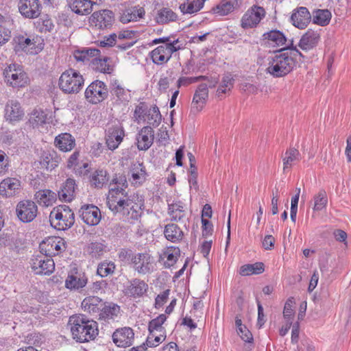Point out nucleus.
Instances as JSON below:
<instances>
[{"label":"nucleus","mask_w":351,"mask_h":351,"mask_svg":"<svg viewBox=\"0 0 351 351\" xmlns=\"http://www.w3.org/2000/svg\"><path fill=\"white\" fill-rule=\"evenodd\" d=\"M18 7L19 12L27 19H36L41 13L42 5L39 0H20Z\"/></svg>","instance_id":"f3484780"},{"label":"nucleus","mask_w":351,"mask_h":351,"mask_svg":"<svg viewBox=\"0 0 351 351\" xmlns=\"http://www.w3.org/2000/svg\"><path fill=\"white\" fill-rule=\"evenodd\" d=\"M180 255V250L178 247H168L165 251H163L160 254V258L164 260L167 259L165 265L167 267H170L173 265Z\"/></svg>","instance_id":"a18cd8bd"},{"label":"nucleus","mask_w":351,"mask_h":351,"mask_svg":"<svg viewBox=\"0 0 351 351\" xmlns=\"http://www.w3.org/2000/svg\"><path fill=\"white\" fill-rule=\"evenodd\" d=\"M21 189V182L16 178H7L0 182V195L11 197L19 193Z\"/></svg>","instance_id":"412c9836"},{"label":"nucleus","mask_w":351,"mask_h":351,"mask_svg":"<svg viewBox=\"0 0 351 351\" xmlns=\"http://www.w3.org/2000/svg\"><path fill=\"white\" fill-rule=\"evenodd\" d=\"M84 83L83 76L74 69H69L62 73L58 85L67 94H76L80 91Z\"/></svg>","instance_id":"20e7f679"},{"label":"nucleus","mask_w":351,"mask_h":351,"mask_svg":"<svg viewBox=\"0 0 351 351\" xmlns=\"http://www.w3.org/2000/svg\"><path fill=\"white\" fill-rule=\"evenodd\" d=\"M112 338L117 346L120 348L130 347L134 342V330L130 327L117 328L113 332Z\"/></svg>","instance_id":"2eb2a0df"},{"label":"nucleus","mask_w":351,"mask_h":351,"mask_svg":"<svg viewBox=\"0 0 351 351\" xmlns=\"http://www.w3.org/2000/svg\"><path fill=\"white\" fill-rule=\"evenodd\" d=\"M100 51L95 48H84L75 50L73 53L74 58L78 62L90 61L97 56H99Z\"/></svg>","instance_id":"4c0bfd02"},{"label":"nucleus","mask_w":351,"mask_h":351,"mask_svg":"<svg viewBox=\"0 0 351 351\" xmlns=\"http://www.w3.org/2000/svg\"><path fill=\"white\" fill-rule=\"evenodd\" d=\"M263 37L264 40H267L270 45L282 47V48H285L287 46L290 45L292 41H287L285 34L282 32L276 29L271 30L263 34Z\"/></svg>","instance_id":"cd10ccee"},{"label":"nucleus","mask_w":351,"mask_h":351,"mask_svg":"<svg viewBox=\"0 0 351 351\" xmlns=\"http://www.w3.org/2000/svg\"><path fill=\"white\" fill-rule=\"evenodd\" d=\"M177 14L171 9L163 8L158 11L156 20L159 24H165L177 20Z\"/></svg>","instance_id":"c03bdc74"},{"label":"nucleus","mask_w":351,"mask_h":351,"mask_svg":"<svg viewBox=\"0 0 351 351\" xmlns=\"http://www.w3.org/2000/svg\"><path fill=\"white\" fill-rule=\"evenodd\" d=\"M154 44L163 43V45L168 46L169 43L173 45L174 46H184L183 43H182L178 38L174 39L173 36H166L159 38H156L153 40Z\"/></svg>","instance_id":"e2e57ef3"},{"label":"nucleus","mask_w":351,"mask_h":351,"mask_svg":"<svg viewBox=\"0 0 351 351\" xmlns=\"http://www.w3.org/2000/svg\"><path fill=\"white\" fill-rule=\"evenodd\" d=\"M104 302L97 296H88L82 302L84 311L93 315H98L104 305Z\"/></svg>","instance_id":"bb28decb"},{"label":"nucleus","mask_w":351,"mask_h":351,"mask_svg":"<svg viewBox=\"0 0 351 351\" xmlns=\"http://www.w3.org/2000/svg\"><path fill=\"white\" fill-rule=\"evenodd\" d=\"M105 246L99 242H93L88 245V252L93 257H99L104 251Z\"/></svg>","instance_id":"0e129e2a"},{"label":"nucleus","mask_w":351,"mask_h":351,"mask_svg":"<svg viewBox=\"0 0 351 351\" xmlns=\"http://www.w3.org/2000/svg\"><path fill=\"white\" fill-rule=\"evenodd\" d=\"M64 241L60 237H50L40 245V253L51 257L65 250Z\"/></svg>","instance_id":"a211bd4d"},{"label":"nucleus","mask_w":351,"mask_h":351,"mask_svg":"<svg viewBox=\"0 0 351 351\" xmlns=\"http://www.w3.org/2000/svg\"><path fill=\"white\" fill-rule=\"evenodd\" d=\"M133 267L140 274H146L152 271L153 258L147 253H138L132 258Z\"/></svg>","instance_id":"dca6fc26"},{"label":"nucleus","mask_w":351,"mask_h":351,"mask_svg":"<svg viewBox=\"0 0 351 351\" xmlns=\"http://www.w3.org/2000/svg\"><path fill=\"white\" fill-rule=\"evenodd\" d=\"M127 203L128 205L124 206L123 213L127 212L131 219H138L142 214L143 204L135 203L131 199L128 200Z\"/></svg>","instance_id":"49530a36"},{"label":"nucleus","mask_w":351,"mask_h":351,"mask_svg":"<svg viewBox=\"0 0 351 351\" xmlns=\"http://www.w3.org/2000/svg\"><path fill=\"white\" fill-rule=\"evenodd\" d=\"M148 288L147 285L140 279H134L130 281L125 288V293L129 296H141Z\"/></svg>","instance_id":"c85d7f7f"},{"label":"nucleus","mask_w":351,"mask_h":351,"mask_svg":"<svg viewBox=\"0 0 351 351\" xmlns=\"http://www.w3.org/2000/svg\"><path fill=\"white\" fill-rule=\"evenodd\" d=\"M168 213L172 221L184 222L186 218V205L180 202L176 201L168 205Z\"/></svg>","instance_id":"a878e982"},{"label":"nucleus","mask_w":351,"mask_h":351,"mask_svg":"<svg viewBox=\"0 0 351 351\" xmlns=\"http://www.w3.org/2000/svg\"><path fill=\"white\" fill-rule=\"evenodd\" d=\"M108 96V89L106 84L100 80H95L86 88L84 97L92 104H97Z\"/></svg>","instance_id":"39448f33"},{"label":"nucleus","mask_w":351,"mask_h":351,"mask_svg":"<svg viewBox=\"0 0 351 351\" xmlns=\"http://www.w3.org/2000/svg\"><path fill=\"white\" fill-rule=\"evenodd\" d=\"M311 16L308 9L305 7H300L294 11L291 16L292 24L299 28L304 29L309 23Z\"/></svg>","instance_id":"393cba45"},{"label":"nucleus","mask_w":351,"mask_h":351,"mask_svg":"<svg viewBox=\"0 0 351 351\" xmlns=\"http://www.w3.org/2000/svg\"><path fill=\"white\" fill-rule=\"evenodd\" d=\"M87 278L83 274L69 275L65 280V287L69 289H79L87 284Z\"/></svg>","instance_id":"c9c22d12"},{"label":"nucleus","mask_w":351,"mask_h":351,"mask_svg":"<svg viewBox=\"0 0 351 351\" xmlns=\"http://www.w3.org/2000/svg\"><path fill=\"white\" fill-rule=\"evenodd\" d=\"M241 4L242 0H221L212 11L219 16H226L239 9Z\"/></svg>","instance_id":"b1692460"},{"label":"nucleus","mask_w":351,"mask_h":351,"mask_svg":"<svg viewBox=\"0 0 351 351\" xmlns=\"http://www.w3.org/2000/svg\"><path fill=\"white\" fill-rule=\"evenodd\" d=\"M90 21L99 29L108 28L114 21V13L109 10L95 12L90 17Z\"/></svg>","instance_id":"aec40b11"},{"label":"nucleus","mask_w":351,"mask_h":351,"mask_svg":"<svg viewBox=\"0 0 351 351\" xmlns=\"http://www.w3.org/2000/svg\"><path fill=\"white\" fill-rule=\"evenodd\" d=\"M47 121V112L39 108L34 109L29 114V122L33 128H38L46 123Z\"/></svg>","instance_id":"ea45409f"},{"label":"nucleus","mask_w":351,"mask_h":351,"mask_svg":"<svg viewBox=\"0 0 351 351\" xmlns=\"http://www.w3.org/2000/svg\"><path fill=\"white\" fill-rule=\"evenodd\" d=\"M154 44L163 43V45L168 46L169 43L173 45L174 46H184L183 43H182L178 38L174 39L173 36H166L159 38H156L153 40Z\"/></svg>","instance_id":"680f3d73"},{"label":"nucleus","mask_w":351,"mask_h":351,"mask_svg":"<svg viewBox=\"0 0 351 351\" xmlns=\"http://www.w3.org/2000/svg\"><path fill=\"white\" fill-rule=\"evenodd\" d=\"M31 266L37 275H50L55 269L53 260L43 253L32 258Z\"/></svg>","instance_id":"6e6552de"},{"label":"nucleus","mask_w":351,"mask_h":351,"mask_svg":"<svg viewBox=\"0 0 351 351\" xmlns=\"http://www.w3.org/2000/svg\"><path fill=\"white\" fill-rule=\"evenodd\" d=\"M154 130L151 126L143 127L136 136L137 147L139 150H147L153 144Z\"/></svg>","instance_id":"4be33fe9"},{"label":"nucleus","mask_w":351,"mask_h":351,"mask_svg":"<svg viewBox=\"0 0 351 351\" xmlns=\"http://www.w3.org/2000/svg\"><path fill=\"white\" fill-rule=\"evenodd\" d=\"M166 315L160 314L156 318L149 322L148 330L149 332H164V328L162 326L163 323L166 321Z\"/></svg>","instance_id":"5fc2aeb1"},{"label":"nucleus","mask_w":351,"mask_h":351,"mask_svg":"<svg viewBox=\"0 0 351 351\" xmlns=\"http://www.w3.org/2000/svg\"><path fill=\"white\" fill-rule=\"evenodd\" d=\"M120 312V307L113 303H104L102 309L98 315L99 320L108 322L117 317Z\"/></svg>","instance_id":"72a5a7b5"},{"label":"nucleus","mask_w":351,"mask_h":351,"mask_svg":"<svg viewBox=\"0 0 351 351\" xmlns=\"http://www.w3.org/2000/svg\"><path fill=\"white\" fill-rule=\"evenodd\" d=\"M264 271V264L257 262L254 264H247L241 267L240 274L250 276L252 274H260Z\"/></svg>","instance_id":"de8ad7c7"},{"label":"nucleus","mask_w":351,"mask_h":351,"mask_svg":"<svg viewBox=\"0 0 351 351\" xmlns=\"http://www.w3.org/2000/svg\"><path fill=\"white\" fill-rule=\"evenodd\" d=\"M184 48V46H174L171 43L167 45H160L150 52V58L152 62L157 65H162L167 63L171 58L172 54L180 49Z\"/></svg>","instance_id":"1a4fd4ad"},{"label":"nucleus","mask_w":351,"mask_h":351,"mask_svg":"<svg viewBox=\"0 0 351 351\" xmlns=\"http://www.w3.org/2000/svg\"><path fill=\"white\" fill-rule=\"evenodd\" d=\"M34 199L40 205L47 207L56 201L57 195L49 189L39 190L35 193Z\"/></svg>","instance_id":"473e14b6"},{"label":"nucleus","mask_w":351,"mask_h":351,"mask_svg":"<svg viewBox=\"0 0 351 351\" xmlns=\"http://www.w3.org/2000/svg\"><path fill=\"white\" fill-rule=\"evenodd\" d=\"M300 156V154L298 149L295 148H290L287 149L285 153V156L283 157L282 159L284 170L287 168L291 167L294 161L299 160Z\"/></svg>","instance_id":"603ef678"},{"label":"nucleus","mask_w":351,"mask_h":351,"mask_svg":"<svg viewBox=\"0 0 351 351\" xmlns=\"http://www.w3.org/2000/svg\"><path fill=\"white\" fill-rule=\"evenodd\" d=\"M205 0H186L180 4V10L182 14H191L199 11L204 5Z\"/></svg>","instance_id":"58836bf2"},{"label":"nucleus","mask_w":351,"mask_h":351,"mask_svg":"<svg viewBox=\"0 0 351 351\" xmlns=\"http://www.w3.org/2000/svg\"><path fill=\"white\" fill-rule=\"evenodd\" d=\"M110 93L121 101L127 100L128 97V90H125L117 81L112 84Z\"/></svg>","instance_id":"6e6d98bb"},{"label":"nucleus","mask_w":351,"mask_h":351,"mask_svg":"<svg viewBox=\"0 0 351 351\" xmlns=\"http://www.w3.org/2000/svg\"><path fill=\"white\" fill-rule=\"evenodd\" d=\"M147 110L148 108L142 103L136 107L134 115L138 123L143 121Z\"/></svg>","instance_id":"338daca9"},{"label":"nucleus","mask_w":351,"mask_h":351,"mask_svg":"<svg viewBox=\"0 0 351 351\" xmlns=\"http://www.w3.org/2000/svg\"><path fill=\"white\" fill-rule=\"evenodd\" d=\"M68 326L72 337L78 343H86L94 340L98 335V324L86 315L76 314L69 319Z\"/></svg>","instance_id":"f03ea898"},{"label":"nucleus","mask_w":351,"mask_h":351,"mask_svg":"<svg viewBox=\"0 0 351 351\" xmlns=\"http://www.w3.org/2000/svg\"><path fill=\"white\" fill-rule=\"evenodd\" d=\"M208 97V85L201 84L198 86L191 104V112L193 114L199 112L204 108Z\"/></svg>","instance_id":"6ab92c4d"},{"label":"nucleus","mask_w":351,"mask_h":351,"mask_svg":"<svg viewBox=\"0 0 351 351\" xmlns=\"http://www.w3.org/2000/svg\"><path fill=\"white\" fill-rule=\"evenodd\" d=\"M298 58L302 61L304 56L291 41L290 45L281 48L269 58L266 73L276 78L285 77L295 67Z\"/></svg>","instance_id":"f257e3e1"},{"label":"nucleus","mask_w":351,"mask_h":351,"mask_svg":"<svg viewBox=\"0 0 351 351\" xmlns=\"http://www.w3.org/2000/svg\"><path fill=\"white\" fill-rule=\"evenodd\" d=\"M109 176L106 170L98 169L91 173L89 177L90 186L95 189H101L107 184Z\"/></svg>","instance_id":"c756f323"},{"label":"nucleus","mask_w":351,"mask_h":351,"mask_svg":"<svg viewBox=\"0 0 351 351\" xmlns=\"http://www.w3.org/2000/svg\"><path fill=\"white\" fill-rule=\"evenodd\" d=\"M108 58L105 57L104 58H99L98 56L95 57L91 60L93 69L97 71L103 73H110L112 69L107 63Z\"/></svg>","instance_id":"8fccbe9b"},{"label":"nucleus","mask_w":351,"mask_h":351,"mask_svg":"<svg viewBox=\"0 0 351 351\" xmlns=\"http://www.w3.org/2000/svg\"><path fill=\"white\" fill-rule=\"evenodd\" d=\"M265 11L260 6H253L243 16L241 23L244 29L256 27L265 16Z\"/></svg>","instance_id":"ddd939ff"},{"label":"nucleus","mask_w":351,"mask_h":351,"mask_svg":"<svg viewBox=\"0 0 351 351\" xmlns=\"http://www.w3.org/2000/svg\"><path fill=\"white\" fill-rule=\"evenodd\" d=\"M111 188H119L126 189L128 187V181L124 175H115L110 183Z\"/></svg>","instance_id":"052dcab7"},{"label":"nucleus","mask_w":351,"mask_h":351,"mask_svg":"<svg viewBox=\"0 0 351 351\" xmlns=\"http://www.w3.org/2000/svg\"><path fill=\"white\" fill-rule=\"evenodd\" d=\"M55 145L61 151L68 152L75 146V139L70 134L64 133L56 137Z\"/></svg>","instance_id":"e433bc0d"},{"label":"nucleus","mask_w":351,"mask_h":351,"mask_svg":"<svg viewBox=\"0 0 351 351\" xmlns=\"http://www.w3.org/2000/svg\"><path fill=\"white\" fill-rule=\"evenodd\" d=\"M131 173L134 184H142L146 180L147 173L145 167L142 163H134L132 166Z\"/></svg>","instance_id":"79ce46f5"},{"label":"nucleus","mask_w":351,"mask_h":351,"mask_svg":"<svg viewBox=\"0 0 351 351\" xmlns=\"http://www.w3.org/2000/svg\"><path fill=\"white\" fill-rule=\"evenodd\" d=\"M162 119V116L157 106L149 108L143 122H147L152 127H158Z\"/></svg>","instance_id":"a19ab883"},{"label":"nucleus","mask_w":351,"mask_h":351,"mask_svg":"<svg viewBox=\"0 0 351 351\" xmlns=\"http://www.w3.org/2000/svg\"><path fill=\"white\" fill-rule=\"evenodd\" d=\"M320 31L321 29L316 30L308 29L302 36L299 43V47L302 50L308 51L317 46L320 40Z\"/></svg>","instance_id":"5701e85b"},{"label":"nucleus","mask_w":351,"mask_h":351,"mask_svg":"<svg viewBox=\"0 0 351 351\" xmlns=\"http://www.w3.org/2000/svg\"><path fill=\"white\" fill-rule=\"evenodd\" d=\"M25 115L24 109L16 99L8 100L5 106L4 118L7 121L14 123L21 121Z\"/></svg>","instance_id":"4468645a"},{"label":"nucleus","mask_w":351,"mask_h":351,"mask_svg":"<svg viewBox=\"0 0 351 351\" xmlns=\"http://www.w3.org/2000/svg\"><path fill=\"white\" fill-rule=\"evenodd\" d=\"M16 214L20 221L23 223H29L37 216L38 207L34 202L24 199L17 204Z\"/></svg>","instance_id":"9d476101"},{"label":"nucleus","mask_w":351,"mask_h":351,"mask_svg":"<svg viewBox=\"0 0 351 351\" xmlns=\"http://www.w3.org/2000/svg\"><path fill=\"white\" fill-rule=\"evenodd\" d=\"M5 80L12 87H23L28 82L26 73L20 65L11 64L3 71Z\"/></svg>","instance_id":"0eeeda50"},{"label":"nucleus","mask_w":351,"mask_h":351,"mask_svg":"<svg viewBox=\"0 0 351 351\" xmlns=\"http://www.w3.org/2000/svg\"><path fill=\"white\" fill-rule=\"evenodd\" d=\"M237 333L241 338L245 342L251 343L253 341V336L251 332L245 326H241L237 329Z\"/></svg>","instance_id":"774afa93"},{"label":"nucleus","mask_w":351,"mask_h":351,"mask_svg":"<svg viewBox=\"0 0 351 351\" xmlns=\"http://www.w3.org/2000/svg\"><path fill=\"white\" fill-rule=\"evenodd\" d=\"M71 10L79 15H87L92 11L93 2L90 0H69Z\"/></svg>","instance_id":"7c9ffc66"},{"label":"nucleus","mask_w":351,"mask_h":351,"mask_svg":"<svg viewBox=\"0 0 351 351\" xmlns=\"http://www.w3.org/2000/svg\"><path fill=\"white\" fill-rule=\"evenodd\" d=\"M60 158L55 152H44L41 156L40 164L47 169L52 170L59 164Z\"/></svg>","instance_id":"37998d69"},{"label":"nucleus","mask_w":351,"mask_h":351,"mask_svg":"<svg viewBox=\"0 0 351 351\" xmlns=\"http://www.w3.org/2000/svg\"><path fill=\"white\" fill-rule=\"evenodd\" d=\"M331 19V13L328 10H318L314 12L313 21L321 26L328 25Z\"/></svg>","instance_id":"3c124183"},{"label":"nucleus","mask_w":351,"mask_h":351,"mask_svg":"<svg viewBox=\"0 0 351 351\" xmlns=\"http://www.w3.org/2000/svg\"><path fill=\"white\" fill-rule=\"evenodd\" d=\"M82 220L88 226L97 225L101 219L99 208L93 204H84L78 211Z\"/></svg>","instance_id":"f8f14e48"},{"label":"nucleus","mask_w":351,"mask_h":351,"mask_svg":"<svg viewBox=\"0 0 351 351\" xmlns=\"http://www.w3.org/2000/svg\"><path fill=\"white\" fill-rule=\"evenodd\" d=\"M234 80L231 73H227L222 77L221 84L217 90V97H221L222 94L230 91L234 86Z\"/></svg>","instance_id":"09e8293b"},{"label":"nucleus","mask_w":351,"mask_h":351,"mask_svg":"<svg viewBox=\"0 0 351 351\" xmlns=\"http://www.w3.org/2000/svg\"><path fill=\"white\" fill-rule=\"evenodd\" d=\"M164 234L165 238L172 243L179 242L184 237L183 231L175 223L166 225L164 229Z\"/></svg>","instance_id":"f704fd0d"},{"label":"nucleus","mask_w":351,"mask_h":351,"mask_svg":"<svg viewBox=\"0 0 351 351\" xmlns=\"http://www.w3.org/2000/svg\"><path fill=\"white\" fill-rule=\"evenodd\" d=\"M49 221L55 229L65 230L74 224L75 215L68 206L59 205L50 213Z\"/></svg>","instance_id":"7ed1b4c3"},{"label":"nucleus","mask_w":351,"mask_h":351,"mask_svg":"<svg viewBox=\"0 0 351 351\" xmlns=\"http://www.w3.org/2000/svg\"><path fill=\"white\" fill-rule=\"evenodd\" d=\"M115 269V265L112 262H103L97 267V274L101 277H106L112 274Z\"/></svg>","instance_id":"bf43d9fd"},{"label":"nucleus","mask_w":351,"mask_h":351,"mask_svg":"<svg viewBox=\"0 0 351 351\" xmlns=\"http://www.w3.org/2000/svg\"><path fill=\"white\" fill-rule=\"evenodd\" d=\"M295 303L294 298L293 297H290L287 299L285 302L284 310H283V315L285 319H287V321H292L293 318V305Z\"/></svg>","instance_id":"69168bd1"},{"label":"nucleus","mask_w":351,"mask_h":351,"mask_svg":"<svg viewBox=\"0 0 351 351\" xmlns=\"http://www.w3.org/2000/svg\"><path fill=\"white\" fill-rule=\"evenodd\" d=\"M124 130L119 123L109 124L106 130V143L110 150H114L122 142Z\"/></svg>","instance_id":"9b49d317"},{"label":"nucleus","mask_w":351,"mask_h":351,"mask_svg":"<svg viewBox=\"0 0 351 351\" xmlns=\"http://www.w3.org/2000/svg\"><path fill=\"white\" fill-rule=\"evenodd\" d=\"M164 332H149L145 344L148 347H156L165 339Z\"/></svg>","instance_id":"13d9d810"},{"label":"nucleus","mask_w":351,"mask_h":351,"mask_svg":"<svg viewBox=\"0 0 351 351\" xmlns=\"http://www.w3.org/2000/svg\"><path fill=\"white\" fill-rule=\"evenodd\" d=\"M128 193L123 189L110 188L107 196V205L114 213L123 212L124 206L128 205Z\"/></svg>","instance_id":"423d86ee"},{"label":"nucleus","mask_w":351,"mask_h":351,"mask_svg":"<svg viewBox=\"0 0 351 351\" xmlns=\"http://www.w3.org/2000/svg\"><path fill=\"white\" fill-rule=\"evenodd\" d=\"M328 203V197L326 192L324 190H320L317 195L314 196V206L313 208L315 211H319L324 208Z\"/></svg>","instance_id":"864d4df0"},{"label":"nucleus","mask_w":351,"mask_h":351,"mask_svg":"<svg viewBox=\"0 0 351 351\" xmlns=\"http://www.w3.org/2000/svg\"><path fill=\"white\" fill-rule=\"evenodd\" d=\"M145 15V10L143 8H134L130 12L121 16V21L124 23L130 21H136L138 19L143 18Z\"/></svg>","instance_id":"4d7b16f0"},{"label":"nucleus","mask_w":351,"mask_h":351,"mask_svg":"<svg viewBox=\"0 0 351 351\" xmlns=\"http://www.w3.org/2000/svg\"><path fill=\"white\" fill-rule=\"evenodd\" d=\"M75 181L73 179L68 178L63 184L60 191H58L60 199L71 202L75 196Z\"/></svg>","instance_id":"2f4dec72"}]
</instances>
